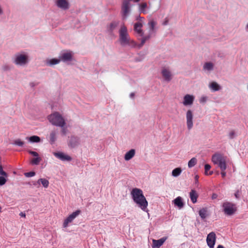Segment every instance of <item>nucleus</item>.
<instances>
[{"label":"nucleus","mask_w":248,"mask_h":248,"mask_svg":"<svg viewBox=\"0 0 248 248\" xmlns=\"http://www.w3.org/2000/svg\"><path fill=\"white\" fill-rule=\"evenodd\" d=\"M119 34V41L122 46L135 48L138 46L137 43L130 38L127 29L124 24L121 26Z\"/></svg>","instance_id":"1"},{"label":"nucleus","mask_w":248,"mask_h":248,"mask_svg":"<svg viewBox=\"0 0 248 248\" xmlns=\"http://www.w3.org/2000/svg\"><path fill=\"white\" fill-rule=\"evenodd\" d=\"M131 195L134 202L137 204L142 211L147 212L148 202L143 194L142 190L138 188H133Z\"/></svg>","instance_id":"2"},{"label":"nucleus","mask_w":248,"mask_h":248,"mask_svg":"<svg viewBox=\"0 0 248 248\" xmlns=\"http://www.w3.org/2000/svg\"><path fill=\"white\" fill-rule=\"evenodd\" d=\"M12 61L13 63L16 65L24 67L26 66L29 62V56L26 52L21 51L16 53L13 57Z\"/></svg>","instance_id":"3"},{"label":"nucleus","mask_w":248,"mask_h":248,"mask_svg":"<svg viewBox=\"0 0 248 248\" xmlns=\"http://www.w3.org/2000/svg\"><path fill=\"white\" fill-rule=\"evenodd\" d=\"M140 0H122L121 10L122 19L125 20L127 19L131 13V7L133 5L130 2L137 3L140 2Z\"/></svg>","instance_id":"4"},{"label":"nucleus","mask_w":248,"mask_h":248,"mask_svg":"<svg viewBox=\"0 0 248 248\" xmlns=\"http://www.w3.org/2000/svg\"><path fill=\"white\" fill-rule=\"evenodd\" d=\"M156 23L153 20H150L148 23V31L146 34L144 35L143 38L140 39V43L138 45L139 48H140L144 45L145 42L155 35L156 32L155 25Z\"/></svg>","instance_id":"5"},{"label":"nucleus","mask_w":248,"mask_h":248,"mask_svg":"<svg viewBox=\"0 0 248 248\" xmlns=\"http://www.w3.org/2000/svg\"><path fill=\"white\" fill-rule=\"evenodd\" d=\"M48 119L52 125L56 126L62 127L66 124L64 118L58 112H54L49 115Z\"/></svg>","instance_id":"6"},{"label":"nucleus","mask_w":248,"mask_h":248,"mask_svg":"<svg viewBox=\"0 0 248 248\" xmlns=\"http://www.w3.org/2000/svg\"><path fill=\"white\" fill-rule=\"evenodd\" d=\"M143 19V17H141L140 16H137L136 17V20L139 21L135 23L134 25V31L136 36L140 40L141 38H143V37L144 36V31L142 30L144 23Z\"/></svg>","instance_id":"7"},{"label":"nucleus","mask_w":248,"mask_h":248,"mask_svg":"<svg viewBox=\"0 0 248 248\" xmlns=\"http://www.w3.org/2000/svg\"><path fill=\"white\" fill-rule=\"evenodd\" d=\"M212 162L214 164L217 165L221 170L226 169V159L221 155L216 154L214 155L212 157Z\"/></svg>","instance_id":"8"},{"label":"nucleus","mask_w":248,"mask_h":248,"mask_svg":"<svg viewBox=\"0 0 248 248\" xmlns=\"http://www.w3.org/2000/svg\"><path fill=\"white\" fill-rule=\"evenodd\" d=\"M222 207L224 214L228 216L232 215L236 211L235 204L228 202H224Z\"/></svg>","instance_id":"9"},{"label":"nucleus","mask_w":248,"mask_h":248,"mask_svg":"<svg viewBox=\"0 0 248 248\" xmlns=\"http://www.w3.org/2000/svg\"><path fill=\"white\" fill-rule=\"evenodd\" d=\"M161 74L164 81L169 82L172 79L173 75L169 67H162L161 70Z\"/></svg>","instance_id":"10"},{"label":"nucleus","mask_w":248,"mask_h":248,"mask_svg":"<svg viewBox=\"0 0 248 248\" xmlns=\"http://www.w3.org/2000/svg\"><path fill=\"white\" fill-rule=\"evenodd\" d=\"M73 53L70 51H63L59 54V58L61 62H71L73 58Z\"/></svg>","instance_id":"11"},{"label":"nucleus","mask_w":248,"mask_h":248,"mask_svg":"<svg viewBox=\"0 0 248 248\" xmlns=\"http://www.w3.org/2000/svg\"><path fill=\"white\" fill-rule=\"evenodd\" d=\"M54 3L57 8L63 11H66L70 7L69 0H55Z\"/></svg>","instance_id":"12"},{"label":"nucleus","mask_w":248,"mask_h":248,"mask_svg":"<svg viewBox=\"0 0 248 248\" xmlns=\"http://www.w3.org/2000/svg\"><path fill=\"white\" fill-rule=\"evenodd\" d=\"M186 117L187 128L190 130L193 126V114L191 109L187 110Z\"/></svg>","instance_id":"13"},{"label":"nucleus","mask_w":248,"mask_h":248,"mask_svg":"<svg viewBox=\"0 0 248 248\" xmlns=\"http://www.w3.org/2000/svg\"><path fill=\"white\" fill-rule=\"evenodd\" d=\"M80 139L75 136H71L68 141V145L71 148H75L78 147L80 144Z\"/></svg>","instance_id":"14"},{"label":"nucleus","mask_w":248,"mask_h":248,"mask_svg":"<svg viewBox=\"0 0 248 248\" xmlns=\"http://www.w3.org/2000/svg\"><path fill=\"white\" fill-rule=\"evenodd\" d=\"M216 240V236L214 232H211L207 235L206 242L209 248H214Z\"/></svg>","instance_id":"15"},{"label":"nucleus","mask_w":248,"mask_h":248,"mask_svg":"<svg viewBox=\"0 0 248 248\" xmlns=\"http://www.w3.org/2000/svg\"><path fill=\"white\" fill-rule=\"evenodd\" d=\"M80 211L77 210L75 212H73L70 215L64 220L63 223V227L66 228L69 223H71L73 220L79 214Z\"/></svg>","instance_id":"16"},{"label":"nucleus","mask_w":248,"mask_h":248,"mask_svg":"<svg viewBox=\"0 0 248 248\" xmlns=\"http://www.w3.org/2000/svg\"><path fill=\"white\" fill-rule=\"evenodd\" d=\"M195 96L192 94H186L183 97V104L184 106H191L193 105Z\"/></svg>","instance_id":"17"},{"label":"nucleus","mask_w":248,"mask_h":248,"mask_svg":"<svg viewBox=\"0 0 248 248\" xmlns=\"http://www.w3.org/2000/svg\"><path fill=\"white\" fill-rule=\"evenodd\" d=\"M28 152L30 155L35 157V158H32L31 160V164L33 165H38L42 160L41 158L39 157L38 154L35 151H32L31 150L28 151Z\"/></svg>","instance_id":"18"},{"label":"nucleus","mask_w":248,"mask_h":248,"mask_svg":"<svg viewBox=\"0 0 248 248\" xmlns=\"http://www.w3.org/2000/svg\"><path fill=\"white\" fill-rule=\"evenodd\" d=\"M53 154L55 157L62 161H70L72 160L71 156L62 152H54Z\"/></svg>","instance_id":"19"},{"label":"nucleus","mask_w":248,"mask_h":248,"mask_svg":"<svg viewBox=\"0 0 248 248\" xmlns=\"http://www.w3.org/2000/svg\"><path fill=\"white\" fill-rule=\"evenodd\" d=\"M167 237H163L158 240H153V248H159L166 240Z\"/></svg>","instance_id":"20"},{"label":"nucleus","mask_w":248,"mask_h":248,"mask_svg":"<svg viewBox=\"0 0 248 248\" xmlns=\"http://www.w3.org/2000/svg\"><path fill=\"white\" fill-rule=\"evenodd\" d=\"M214 64L211 62H208L204 63L202 69L205 72L210 73L214 70Z\"/></svg>","instance_id":"21"},{"label":"nucleus","mask_w":248,"mask_h":248,"mask_svg":"<svg viewBox=\"0 0 248 248\" xmlns=\"http://www.w3.org/2000/svg\"><path fill=\"white\" fill-rule=\"evenodd\" d=\"M119 21H113L107 26V30L108 32L111 33L119 26Z\"/></svg>","instance_id":"22"},{"label":"nucleus","mask_w":248,"mask_h":248,"mask_svg":"<svg viewBox=\"0 0 248 248\" xmlns=\"http://www.w3.org/2000/svg\"><path fill=\"white\" fill-rule=\"evenodd\" d=\"M41 184L42 185V186L45 188H47V187H48V185H49V181L46 179L40 178V179H38L36 182H35L33 184V185H34V186L38 185V186H39Z\"/></svg>","instance_id":"23"},{"label":"nucleus","mask_w":248,"mask_h":248,"mask_svg":"<svg viewBox=\"0 0 248 248\" xmlns=\"http://www.w3.org/2000/svg\"><path fill=\"white\" fill-rule=\"evenodd\" d=\"M136 151L132 149L127 152L124 155V158L125 161H129L135 155Z\"/></svg>","instance_id":"24"},{"label":"nucleus","mask_w":248,"mask_h":248,"mask_svg":"<svg viewBox=\"0 0 248 248\" xmlns=\"http://www.w3.org/2000/svg\"><path fill=\"white\" fill-rule=\"evenodd\" d=\"M172 202H173L175 206H177L180 209H182L184 206V203L183 202V199L180 196L177 197L176 198H175L172 201Z\"/></svg>","instance_id":"25"},{"label":"nucleus","mask_w":248,"mask_h":248,"mask_svg":"<svg viewBox=\"0 0 248 248\" xmlns=\"http://www.w3.org/2000/svg\"><path fill=\"white\" fill-rule=\"evenodd\" d=\"M209 88L212 92L218 91L221 89V86L215 81L211 82L209 85Z\"/></svg>","instance_id":"26"},{"label":"nucleus","mask_w":248,"mask_h":248,"mask_svg":"<svg viewBox=\"0 0 248 248\" xmlns=\"http://www.w3.org/2000/svg\"><path fill=\"white\" fill-rule=\"evenodd\" d=\"M139 10L140 13L144 14L148 13L147 4L146 2H142L139 4Z\"/></svg>","instance_id":"27"},{"label":"nucleus","mask_w":248,"mask_h":248,"mask_svg":"<svg viewBox=\"0 0 248 248\" xmlns=\"http://www.w3.org/2000/svg\"><path fill=\"white\" fill-rule=\"evenodd\" d=\"M60 62L59 58L58 59L53 58L46 60V63L48 66H53Z\"/></svg>","instance_id":"28"},{"label":"nucleus","mask_w":248,"mask_h":248,"mask_svg":"<svg viewBox=\"0 0 248 248\" xmlns=\"http://www.w3.org/2000/svg\"><path fill=\"white\" fill-rule=\"evenodd\" d=\"M189 197L191 201L193 203H195L197 202L198 195L195 190L192 189L191 190L189 193Z\"/></svg>","instance_id":"29"},{"label":"nucleus","mask_w":248,"mask_h":248,"mask_svg":"<svg viewBox=\"0 0 248 248\" xmlns=\"http://www.w3.org/2000/svg\"><path fill=\"white\" fill-rule=\"evenodd\" d=\"M26 139L31 143H38L41 140L40 137L37 136H32L29 137H26Z\"/></svg>","instance_id":"30"},{"label":"nucleus","mask_w":248,"mask_h":248,"mask_svg":"<svg viewBox=\"0 0 248 248\" xmlns=\"http://www.w3.org/2000/svg\"><path fill=\"white\" fill-rule=\"evenodd\" d=\"M57 132L55 130L51 131L50 133L49 142L51 144L54 143L56 140Z\"/></svg>","instance_id":"31"},{"label":"nucleus","mask_w":248,"mask_h":248,"mask_svg":"<svg viewBox=\"0 0 248 248\" xmlns=\"http://www.w3.org/2000/svg\"><path fill=\"white\" fill-rule=\"evenodd\" d=\"M182 170L180 168H176L172 170L171 174L172 176L175 177L179 176L182 173Z\"/></svg>","instance_id":"32"},{"label":"nucleus","mask_w":248,"mask_h":248,"mask_svg":"<svg viewBox=\"0 0 248 248\" xmlns=\"http://www.w3.org/2000/svg\"><path fill=\"white\" fill-rule=\"evenodd\" d=\"M197 162V160L195 157L192 158L188 162V167L189 168L194 167Z\"/></svg>","instance_id":"33"},{"label":"nucleus","mask_w":248,"mask_h":248,"mask_svg":"<svg viewBox=\"0 0 248 248\" xmlns=\"http://www.w3.org/2000/svg\"><path fill=\"white\" fill-rule=\"evenodd\" d=\"M199 215L202 219H205L207 216V210L205 208H202L199 211Z\"/></svg>","instance_id":"34"},{"label":"nucleus","mask_w":248,"mask_h":248,"mask_svg":"<svg viewBox=\"0 0 248 248\" xmlns=\"http://www.w3.org/2000/svg\"><path fill=\"white\" fill-rule=\"evenodd\" d=\"M13 144L19 147H23L24 145V142L21 141V140L20 139H17L14 140Z\"/></svg>","instance_id":"35"},{"label":"nucleus","mask_w":248,"mask_h":248,"mask_svg":"<svg viewBox=\"0 0 248 248\" xmlns=\"http://www.w3.org/2000/svg\"><path fill=\"white\" fill-rule=\"evenodd\" d=\"M7 177L0 175V186L4 185L6 183Z\"/></svg>","instance_id":"36"},{"label":"nucleus","mask_w":248,"mask_h":248,"mask_svg":"<svg viewBox=\"0 0 248 248\" xmlns=\"http://www.w3.org/2000/svg\"><path fill=\"white\" fill-rule=\"evenodd\" d=\"M0 175L4 176L5 177H8L7 173L3 170V167L0 164Z\"/></svg>","instance_id":"37"},{"label":"nucleus","mask_w":248,"mask_h":248,"mask_svg":"<svg viewBox=\"0 0 248 248\" xmlns=\"http://www.w3.org/2000/svg\"><path fill=\"white\" fill-rule=\"evenodd\" d=\"M35 175V172H34V171H30V172H25V173H24V175H25L26 177H33V176H34Z\"/></svg>","instance_id":"38"},{"label":"nucleus","mask_w":248,"mask_h":248,"mask_svg":"<svg viewBox=\"0 0 248 248\" xmlns=\"http://www.w3.org/2000/svg\"><path fill=\"white\" fill-rule=\"evenodd\" d=\"M208 99V97L206 96H202L199 99V102L200 103H205Z\"/></svg>","instance_id":"39"},{"label":"nucleus","mask_w":248,"mask_h":248,"mask_svg":"<svg viewBox=\"0 0 248 248\" xmlns=\"http://www.w3.org/2000/svg\"><path fill=\"white\" fill-rule=\"evenodd\" d=\"M211 169V166L209 164H205L204 166L205 174L208 175L207 171Z\"/></svg>","instance_id":"40"},{"label":"nucleus","mask_w":248,"mask_h":248,"mask_svg":"<svg viewBox=\"0 0 248 248\" xmlns=\"http://www.w3.org/2000/svg\"><path fill=\"white\" fill-rule=\"evenodd\" d=\"M235 136V133L234 131H231L229 133V137L231 139H233Z\"/></svg>","instance_id":"41"},{"label":"nucleus","mask_w":248,"mask_h":248,"mask_svg":"<svg viewBox=\"0 0 248 248\" xmlns=\"http://www.w3.org/2000/svg\"><path fill=\"white\" fill-rule=\"evenodd\" d=\"M10 69V66L7 64L3 65L2 66V70L4 71H9Z\"/></svg>","instance_id":"42"},{"label":"nucleus","mask_w":248,"mask_h":248,"mask_svg":"<svg viewBox=\"0 0 248 248\" xmlns=\"http://www.w3.org/2000/svg\"><path fill=\"white\" fill-rule=\"evenodd\" d=\"M61 127L62 128V134L64 136L66 135L67 132L66 127H65V126Z\"/></svg>","instance_id":"43"},{"label":"nucleus","mask_w":248,"mask_h":248,"mask_svg":"<svg viewBox=\"0 0 248 248\" xmlns=\"http://www.w3.org/2000/svg\"><path fill=\"white\" fill-rule=\"evenodd\" d=\"M234 196L236 199H239L240 198V192L239 190H237L234 193Z\"/></svg>","instance_id":"44"},{"label":"nucleus","mask_w":248,"mask_h":248,"mask_svg":"<svg viewBox=\"0 0 248 248\" xmlns=\"http://www.w3.org/2000/svg\"><path fill=\"white\" fill-rule=\"evenodd\" d=\"M221 170V175L222 177H224L226 176V173L225 171V170Z\"/></svg>","instance_id":"45"},{"label":"nucleus","mask_w":248,"mask_h":248,"mask_svg":"<svg viewBox=\"0 0 248 248\" xmlns=\"http://www.w3.org/2000/svg\"><path fill=\"white\" fill-rule=\"evenodd\" d=\"M3 14V10L2 8L1 5L0 4V16Z\"/></svg>","instance_id":"46"},{"label":"nucleus","mask_w":248,"mask_h":248,"mask_svg":"<svg viewBox=\"0 0 248 248\" xmlns=\"http://www.w3.org/2000/svg\"><path fill=\"white\" fill-rule=\"evenodd\" d=\"M198 179H199V176L198 175H196L195 176V183H197L198 182Z\"/></svg>","instance_id":"47"},{"label":"nucleus","mask_w":248,"mask_h":248,"mask_svg":"<svg viewBox=\"0 0 248 248\" xmlns=\"http://www.w3.org/2000/svg\"><path fill=\"white\" fill-rule=\"evenodd\" d=\"M19 215L20 216H21V217H26V215L24 213H23V212H21L20 214H19Z\"/></svg>","instance_id":"48"},{"label":"nucleus","mask_w":248,"mask_h":248,"mask_svg":"<svg viewBox=\"0 0 248 248\" xmlns=\"http://www.w3.org/2000/svg\"><path fill=\"white\" fill-rule=\"evenodd\" d=\"M217 197V195L216 194H213L212 195V197L213 199H216Z\"/></svg>","instance_id":"49"},{"label":"nucleus","mask_w":248,"mask_h":248,"mask_svg":"<svg viewBox=\"0 0 248 248\" xmlns=\"http://www.w3.org/2000/svg\"><path fill=\"white\" fill-rule=\"evenodd\" d=\"M134 95H135V94H134V93H131L130 94V97L131 98H133V97H134Z\"/></svg>","instance_id":"50"},{"label":"nucleus","mask_w":248,"mask_h":248,"mask_svg":"<svg viewBox=\"0 0 248 248\" xmlns=\"http://www.w3.org/2000/svg\"><path fill=\"white\" fill-rule=\"evenodd\" d=\"M217 248H224V247L222 245H218Z\"/></svg>","instance_id":"51"},{"label":"nucleus","mask_w":248,"mask_h":248,"mask_svg":"<svg viewBox=\"0 0 248 248\" xmlns=\"http://www.w3.org/2000/svg\"><path fill=\"white\" fill-rule=\"evenodd\" d=\"M245 29H246V31H248V23L247 24Z\"/></svg>","instance_id":"52"},{"label":"nucleus","mask_w":248,"mask_h":248,"mask_svg":"<svg viewBox=\"0 0 248 248\" xmlns=\"http://www.w3.org/2000/svg\"><path fill=\"white\" fill-rule=\"evenodd\" d=\"M213 174V171H210L209 173H208V175H212Z\"/></svg>","instance_id":"53"},{"label":"nucleus","mask_w":248,"mask_h":248,"mask_svg":"<svg viewBox=\"0 0 248 248\" xmlns=\"http://www.w3.org/2000/svg\"><path fill=\"white\" fill-rule=\"evenodd\" d=\"M1 206H0V212H1Z\"/></svg>","instance_id":"54"},{"label":"nucleus","mask_w":248,"mask_h":248,"mask_svg":"<svg viewBox=\"0 0 248 248\" xmlns=\"http://www.w3.org/2000/svg\"><path fill=\"white\" fill-rule=\"evenodd\" d=\"M124 248H126L125 247H124Z\"/></svg>","instance_id":"55"}]
</instances>
